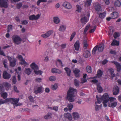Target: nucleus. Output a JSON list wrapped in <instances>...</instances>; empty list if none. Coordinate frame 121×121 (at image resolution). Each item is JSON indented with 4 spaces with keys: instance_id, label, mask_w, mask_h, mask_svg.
I'll return each instance as SVG.
<instances>
[{
    "instance_id": "obj_62",
    "label": "nucleus",
    "mask_w": 121,
    "mask_h": 121,
    "mask_svg": "<svg viewBox=\"0 0 121 121\" xmlns=\"http://www.w3.org/2000/svg\"><path fill=\"white\" fill-rule=\"evenodd\" d=\"M116 99V98H114L113 97H109V101L110 102H113V101Z\"/></svg>"
},
{
    "instance_id": "obj_60",
    "label": "nucleus",
    "mask_w": 121,
    "mask_h": 121,
    "mask_svg": "<svg viewBox=\"0 0 121 121\" xmlns=\"http://www.w3.org/2000/svg\"><path fill=\"white\" fill-rule=\"evenodd\" d=\"M7 61L6 60H4L3 61V64L4 67L5 68H7Z\"/></svg>"
},
{
    "instance_id": "obj_33",
    "label": "nucleus",
    "mask_w": 121,
    "mask_h": 121,
    "mask_svg": "<svg viewBox=\"0 0 121 121\" xmlns=\"http://www.w3.org/2000/svg\"><path fill=\"white\" fill-rule=\"evenodd\" d=\"M53 19L54 22L56 24H58L60 22V20L57 17H54Z\"/></svg>"
},
{
    "instance_id": "obj_5",
    "label": "nucleus",
    "mask_w": 121,
    "mask_h": 121,
    "mask_svg": "<svg viewBox=\"0 0 121 121\" xmlns=\"http://www.w3.org/2000/svg\"><path fill=\"white\" fill-rule=\"evenodd\" d=\"M6 57L9 61L10 66L12 67L15 66L16 65L17 59L14 57L12 58L9 56H7Z\"/></svg>"
},
{
    "instance_id": "obj_7",
    "label": "nucleus",
    "mask_w": 121,
    "mask_h": 121,
    "mask_svg": "<svg viewBox=\"0 0 121 121\" xmlns=\"http://www.w3.org/2000/svg\"><path fill=\"white\" fill-rule=\"evenodd\" d=\"M19 99H14L13 98H8L6 99V101L7 103L10 102L13 104H16L18 102Z\"/></svg>"
},
{
    "instance_id": "obj_16",
    "label": "nucleus",
    "mask_w": 121,
    "mask_h": 121,
    "mask_svg": "<svg viewBox=\"0 0 121 121\" xmlns=\"http://www.w3.org/2000/svg\"><path fill=\"white\" fill-rule=\"evenodd\" d=\"M3 77L4 79H9L11 77L10 75L8 73L5 71H4L3 73Z\"/></svg>"
},
{
    "instance_id": "obj_20",
    "label": "nucleus",
    "mask_w": 121,
    "mask_h": 121,
    "mask_svg": "<svg viewBox=\"0 0 121 121\" xmlns=\"http://www.w3.org/2000/svg\"><path fill=\"white\" fill-rule=\"evenodd\" d=\"M72 115L73 118L75 120L79 118V115L78 113L77 112H74L73 113Z\"/></svg>"
},
{
    "instance_id": "obj_54",
    "label": "nucleus",
    "mask_w": 121,
    "mask_h": 121,
    "mask_svg": "<svg viewBox=\"0 0 121 121\" xmlns=\"http://www.w3.org/2000/svg\"><path fill=\"white\" fill-rule=\"evenodd\" d=\"M12 81L14 84L16 83L17 81L16 78L15 76H13L12 78Z\"/></svg>"
},
{
    "instance_id": "obj_47",
    "label": "nucleus",
    "mask_w": 121,
    "mask_h": 121,
    "mask_svg": "<svg viewBox=\"0 0 121 121\" xmlns=\"http://www.w3.org/2000/svg\"><path fill=\"white\" fill-rule=\"evenodd\" d=\"M3 84H0V92L2 93L4 91V89Z\"/></svg>"
},
{
    "instance_id": "obj_13",
    "label": "nucleus",
    "mask_w": 121,
    "mask_h": 121,
    "mask_svg": "<svg viewBox=\"0 0 121 121\" xmlns=\"http://www.w3.org/2000/svg\"><path fill=\"white\" fill-rule=\"evenodd\" d=\"M103 95L100 98H99L98 96L97 95H96V98L97 99V102H95V103L96 104V103L99 104H100L101 103L102 101L103 100L104 101V98H106L105 96H104L103 97Z\"/></svg>"
},
{
    "instance_id": "obj_55",
    "label": "nucleus",
    "mask_w": 121,
    "mask_h": 121,
    "mask_svg": "<svg viewBox=\"0 0 121 121\" xmlns=\"http://www.w3.org/2000/svg\"><path fill=\"white\" fill-rule=\"evenodd\" d=\"M101 105H96L95 106V109L96 111H98L100 107H101Z\"/></svg>"
},
{
    "instance_id": "obj_35",
    "label": "nucleus",
    "mask_w": 121,
    "mask_h": 121,
    "mask_svg": "<svg viewBox=\"0 0 121 121\" xmlns=\"http://www.w3.org/2000/svg\"><path fill=\"white\" fill-rule=\"evenodd\" d=\"M117 104V102L116 101H115L113 102L112 103H111V104H109L108 105V106L109 107L114 108L116 106Z\"/></svg>"
},
{
    "instance_id": "obj_36",
    "label": "nucleus",
    "mask_w": 121,
    "mask_h": 121,
    "mask_svg": "<svg viewBox=\"0 0 121 121\" xmlns=\"http://www.w3.org/2000/svg\"><path fill=\"white\" fill-rule=\"evenodd\" d=\"M52 114L51 113H48L47 115L44 116V118L45 119H48L50 118H51Z\"/></svg>"
},
{
    "instance_id": "obj_18",
    "label": "nucleus",
    "mask_w": 121,
    "mask_h": 121,
    "mask_svg": "<svg viewBox=\"0 0 121 121\" xmlns=\"http://www.w3.org/2000/svg\"><path fill=\"white\" fill-rule=\"evenodd\" d=\"M64 117L69 121H71L72 119V117L71 114L68 113H65L64 114Z\"/></svg>"
},
{
    "instance_id": "obj_50",
    "label": "nucleus",
    "mask_w": 121,
    "mask_h": 121,
    "mask_svg": "<svg viewBox=\"0 0 121 121\" xmlns=\"http://www.w3.org/2000/svg\"><path fill=\"white\" fill-rule=\"evenodd\" d=\"M119 33L117 32H115L113 35V36L115 39H116L117 37H119Z\"/></svg>"
},
{
    "instance_id": "obj_40",
    "label": "nucleus",
    "mask_w": 121,
    "mask_h": 121,
    "mask_svg": "<svg viewBox=\"0 0 121 121\" xmlns=\"http://www.w3.org/2000/svg\"><path fill=\"white\" fill-rule=\"evenodd\" d=\"M79 81L78 80L76 79H75L74 80V83L75 86H76L78 87L79 86Z\"/></svg>"
},
{
    "instance_id": "obj_63",
    "label": "nucleus",
    "mask_w": 121,
    "mask_h": 121,
    "mask_svg": "<svg viewBox=\"0 0 121 121\" xmlns=\"http://www.w3.org/2000/svg\"><path fill=\"white\" fill-rule=\"evenodd\" d=\"M73 72L75 73H78L80 72V71L78 69H76L73 70Z\"/></svg>"
},
{
    "instance_id": "obj_8",
    "label": "nucleus",
    "mask_w": 121,
    "mask_h": 121,
    "mask_svg": "<svg viewBox=\"0 0 121 121\" xmlns=\"http://www.w3.org/2000/svg\"><path fill=\"white\" fill-rule=\"evenodd\" d=\"M104 96H105L106 98H104V101H103V103L104 104V106L105 107H106L107 105L106 104L109 101V95L108 94L106 93L103 95V97H104Z\"/></svg>"
},
{
    "instance_id": "obj_14",
    "label": "nucleus",
    "mask_w": 121,
    "mask_h": 121,
    "mask_svg": "<svg viewBox=\"0 0 121 121\" xmlns=\"http://www.w3.org/2000/svg\"><path fill=\"white\" fill-rule=\"evenodd\" d=\"M119 87L117 86H115L113 88V94L114 95H116L118 94L119 92Z\"/></svg>"
},
{
    "instance_id": "obj_3",
    "label": "nucleus",
    "mask_w": 121,
    "mask_h": 121,
    "mask_svg": "<svg viewBox=\"0 0 121 121\" xmlns=\"http://www.w3.org/2000/svg\"><path fill=\"white\" fill-rule=\"evenodd\" d=\"M43 90V88L42 86L40 85L35 86L34 89V93L36 94L38 93H42Z\"/></svg>"
},
{
    "instance_id": "obj_27",
    "label": "nucleus",
    "mask_w": 121,
    "mask_h": 121,
    "mask_svg": "<svg viewBox=\"0 0 121 121\" xmlns=\"http://www.w3.org/2000/svg\"><path fill=\"white\" fill-rule=\"evenodd\" d=\"M64 69L66 71L67 76L69 77L70 76L71 73V71L70 69L67 67H66L64 68Z\"/></svg>"
},
{
    "instance_id": "obj_17",
    "label": "nucleus",
    "mask_w": 121,
    "mask_h": 121,
    "mask_svg": "<svg viewBox=\"0 0 121 121\" xmlns=\"http://www.w3.org/2000/svg\"><path fill=\"white\" fill-rule=\"evenodd\" d=\"M30 66L31 68L34 70V71L36 70H38L39 69L38 65L35 63H33L31 64Z\"/></svg>"
},
{
    "instance_id": "obj_42",
    "label": "nucleus",
    "mask_w": 121,
    "mask_h": 121,
    "mask_svg": "<svg viewBox=\"0 0 121 121\" xmlns=\"http://www.w3.org/2000/svg\"><path fill=\"white\" fill-rule=\"evenodd\" d=\"M106 12H104L100 13L99 15V17L101 18H104L106 15Z\"/></svg>"
},
{
    "instance_id": "obj_32",
    "label": "nucleus",
    "mask_w": 121,
    "mask_h": 121,
    "mask_svg": "<svg viewBox=\"0 0 121 121\" xmlns=\"http://www.w3.org/2000/svg\"><path fill=\"white\" fill-rule=\"evenodd\" d=\"M103 72L100 69H99L97 72V76L99 78H100L102 75Z\"/></svg>"
},
{
    "instance_id": "obj_1",
    "label": "nucleus",
    "mask_w": 121,
    "mask_h": 121,
    "mask_svg": "<svg viewBox=\"0 0 121 121\" xmlns=\"http://www.w3.org/2000/svg\"><path fill=\"white\" fill-rule=\"evenodd\" d=\"M67 94L68 100L70 102L74 101V99L73 97L75 96L77 94L76 90L70 88L68 90Z\"/></svg>"
},
{
    "instance_id": "obj_43",
    "label": "nucleus",
    "mask_w": 121,
    "mask_h": 121,
    "mask_svg": "<svg viewBox=\"0 0 121 121\" xmlns=\"http://www.w3.org/2000/svg\"><path fill=\"white\" fill-rule=\"evenodd\" d=\"M83 47L84 49H86L88 46V44L87 43V41L85 40L83 43Z\"/></svg>"
},
{
    "instance_id": "obj_29",
    "label": "nucleus",
    "mask_w": 121,
    "mask_h": 121,
    "mask_svg": "<svg viewBox=\"0 0 121 121\" xmlns=\"http://www.w3.org/2000/svg\"><path fill=\"white\" fill-rule=\"evenodd\" d=\"M92 0H87L85 4L86 7H88L90 6Z\"/></svg>"
},
{
    "instance_id": "obj_49",
    "label": "nucleus",
    "mask_w": 121,
    "mask_h": 121,
    "mask_svg": "<svg viewBox=\"0 0 121 121\" xmlns=\"http://www.w3.org/2000/svg\"><path fill=\"white\" fill-rule=\"evenodd\" d=\"M47 1V0H38L37 2V4L39 6V4L41 2H43Z\"/></svg>"
},
{
    "instance_id": "obj_39",
    "label": "nucleus",
    "mask_w": 121,
    "mask_h": 121,
    "mask_svg": "<svg viewBox=\"0 0 121 121\" xmlns=\"http://www.w3.org/2000/svg\"><path fill=\"white\" fill-rule=\"evenodd\" d=\"M20 63L24 66H26L28 65L27 63L25 61V60L23 59L20 62Z\"/></svg>"
},
{
    "instance_id": "obj_19",
    "label": "nucleus",
    "mask_w": 121,
    "mask_h": 121,
    "mask_svg": "<svg viewBox=\"0 0 121 121\" xmlns=\"http://www.w3.org/2000/svg\"><path fill=\"white\" fill-rule=\"evenodd\" d=\"M3 85L4 86L5 89L7 90H8L10 88L11 85L7 82H4L3 83Z\"/></svg>"
},
{
    "instance_id": "obj_58",
    "label": "nucleus",
    "mask_w": 121,
    "mask_h": 121,
    "mask_svg": "<svg viewBox=\"0 0 121 121\" xmlns=\"http://www.w3.org/2000/svg\"><path fill=\"white\" fill-rule=\"evenodd\" d=\"M22 4L21 3L17 4L16 7L17 9H19L22 7Z\"/></svg>"
},
{
    "instance_id": "obj_41",
    "label": "nucleus",
    "mask_w": 121,
    "mask_h": 121,
    "mask_svg": "<svg viewBox=\"0 0 121 121\" xmlns=\"http://www.w3.org/2000/svg\"><path fill=\"white\" fill-rule=\"evenodd\" d=\"M97 89L98 92L99 93H101L103 91V89L102 87L99 85H98L97 86Z\"/></svg>"
},
{
    "instance_id": "obj_45",
    "label": "nucleus",
    "mask_w": 121,
    "mask_h": 121,
    "mask_svg": "<svg viewBox=\"0 0 121 121\" xmlns=\"http://www.w3.org/2000/svg\"><path fill=\"white\" fill-rule=\"evenodd\" d=\"M90 26V24L87 25L86 26L85 29H84V31L83 32V34L84 35H85L86 34V32L88 30Z\"/></svg>"
},
{
    "instance_id": "obj_59",
    "label": "nucleus",
    "mask_w": 121,
    "mask_h": 121,
    "mask_svg": "<svg viewBox=\"0 0 121 121\" xmlns=\"http://www.w3.org/2000/svg\"><path fill=\"white\" fill-rule=\"evenodd\" d=\"M7 103L6 101V99L5 100H3L2 99H0V105Z\"/></svg>"
},
{
    "instance_id": "obj_64",
    "label": "nucleus",
    "mask_w": 121,
    "mask_h": 121,
    "mask_svg": "<svg viewBox=\"0 0 121 121\" xmlns=\"http://www.w3.org/2000/svg\"><path fill=\"white\" fill-rule=\"evenodd\" d=\"M22 24L23 25H25L26 24L28 23L27 21L26 20H24L21 22Z\"/></svg>"
},
{
    "instance_id": "obj_10",
    "label": "nucleus",
    "mask_w": 121,
    "mask_h": 121,
    "mask_svg": "<svg viewBox=\"0 0 121 121\" xmlns=\"http://www.w3.org/2000/svg\"><path fill=\"white\" fill-rule=\"evenodd\" d=\"M53 33V32L52 30H50L47 32L46 33L41 35V36L43 38H46L52 35Z\"/></svg>"
},
{
    "instance_id": "obj_15",
    "label": "nucleus",
    "mask_w": 121,
    "mask_h": 121,
    "mask_svg": "<svg viewBox=\"0 0 121 121\" xmlns=\"http://www.w3.org/2000/svg\"><path fill=\"white\" fill-rule=\"evenodd\" d=\"M63 6L65 8L70 9L72 7L71 4L67 2H64L63 4Z\"/></svg>"
},
{
    "instance_id": "obj_53",
    "label": "nucleus",
    "mask_w": 121,
    "mask_h": 121,
    "mask_svg": "<svg viewBox=\"0 0 121 121\" xmlns=\"http://www.w3.org/2000/svg\"><path fill=\"white\" fill-rule=\"evenodd\" d=\"M28 98L30 101V102H34L35 100L34 98L31 96L30 95L28 97Z\"/></svg>"
},
{
    "instance_id": "obj_52",
    "label": "nucleus",
    "mask_w": 121,
    "mask_h": 121,
    "mask_svg": "<svg viewBox=\"0 0 121 121\" xmlns=\"http://www.w3.org/2000/svg\"><path fill=\"white\" fill-rule=\"evenodd\" d=\"M56 78L54 76H52L49 78V80L51 81H55L56 80Z\"/></svg>"
},
{
    "instance_id": "obj_25",
    "label": "nucleus",
    "mask_w": 121,
    "mask_h": 121,
    "mask_svg": "<svg viewBox=\"0 0 121 121\" xmlns=\"http://www.w3.org/2000/svg\"><path fill=\"white\" fill-rule=\"evenodd\" d=\"M32 72L31 69L29 68H25V69L24 72L25 73L28 75H30Z\"/></svg>"
},
{
    "instance_id": "obj_22",
    "label": "nucleus",
    "mask_w": 121,
    "mask_h": 121,
    "mask_svg": "<svg viewBox=\"0 0 121 121\" xmlns=\"http://www.w3.org/2000/svg\"><path fill=\"white\" fill-rule=\"evenodd\" d=\"M91 56L90 52L88 50L85 51L84 52L83 56L85 58H87Z\"/></svg>"
},
{
    "instance_id": "obj_51",
    "label": "nucleus",
    "mask_w": 121,
    "mask_h": 121,
    "mask_svg": "<svg viewBox=\"0 0 121 121\" xmlns=\"http://www.w3.org/2000/svg\"><path fill=\"white\" fill-rule=\"evenodd\" d=\"M76 34V33L75 32H74L72 34L70 39V41H71L72 40L74 37L75 36Z\"/></svg>"
},
{
    "instance_id": "obj_24",
    "label": "nucleus",
    "mask_w": 121,
    "mask_h": 121,
    "mask_svg": "<svg viewBox=\"0 0 121 121\" xmlns=\"http://www.w3.org/2000/svg\"><path fill=\"white\" fill-rule=\"evenodd\" d=\"M66 26L65 25H62L60 26L58 30L59 31L61 32H64L65 30Z\"/></svg>"
},
{
    "instance_id": "obj_11",
    "label": "nucleus",
    "mask_w": 121,
    "mask_h": 121,
    "mask_svg": "<svg viewBox=\"0 0 121 121\" xmlns=\"http://www.w3.org/2000/svg\"><path fill=\"white\" fill-rule=\"evenodd\" d=\"M111 62L115 64L117 67V71L119 72L121 69V65L118 62L114 61H112Z\"/></svg>"
},
{
    "instance_id": "obj_6",
    "label": "nucleus",
    "mask_w": 121,
    "mask_h": 121,
    "mask_svg": "<svg viewBox=\"0 0 121 121\" xmlns=\"http://www.w3.org/2000/svg\"><path fill=\"white\" fill-rule=\"evenodd\" d=\"M9 5V1L8 0H0V7L7 8Z\"/></svg>"
},
{
    "instance_id": "obj_38",
    "label": "nucleus",
    "mask_w": 121,
    "mask_h": 121,
    "mask_svg": "<svg viewBox=\"0 0 121 121\" xmlns=\"http://www.w3.org/2000/svg\"><path fill=\"white\" fill-rule=\"evenodd\" d=\"M1 96L4 99H5L7 97L8 95L7 93L4 92L2 93L1 94Z\"/></svg>"
},
{
    "instance_id": "obj_34",
    "label": "nucleus",
    "mask_w": 121,
    "mask_h": 121,
    "mask_svg": "<svg viewBox=\"0 0 121 121\" xmlns=\"http://www.w3.org/2000/svg\"><path fill=\"white\" fill-rule=\"evenodd\" d=\"M81 22L84 24L86 23L87 22V20L86 17L82 18H81Z\"/></svg>"
},
{
    "instance_id": "obj_56",
    "label": "nucleus",
    "mask_w": 121,
    "mask_h": 121,
    "mask_svg": "<svg viewBox=\"0 0 121 121\" xmlns=\"http://www.w3.org/2000/svg\"><path fill=\"white\" fill-rule=\"evenodd\" d=\"M15 71L17 73L18 75L17 76V79L18 81H20L21 80V77L20 76L19 74V72H18L17 70V69H16L15 70Z\"/></svg>"
},
{
    "instance_id": "obj_4",
    "label": "nucleus",
    "mask_w": 121,
    "mask_h": 121,
    "mask_svg": "<svg viewBox=\"0 0 121 121\" xmlns=\"http://www.w3.org/2000/svg\"><path fill=\"white\" fill-rule=\"evenodd\" d=\"M13 43L17 45L19 44L22 41V39L18 35H13L12 37Z\"/></svg>"
},
{
    "instance_id": "obj_21",
    "label": "nucleus",
    "mask_w": 121,
    "mask_h": 121,
    "mask_svg": "<svg viewBox=\"0 0 121 121\" xmlns=\"http://www.w3.org/2000/svg\"><path fill=\"white\" fill-rule=\"evenodd\" d=\"M74 46L76 50L78 51L79 50L80 47V43L79 41L77 40L76 42L74 44Z\"/></svg>"
},
{
    "instance_id": "obj_57",
    "label": "nucleus",
    "mask_w": 121,
    "mask_h": 121,
    "mask_svg": "<svg viewBox=\"0 0 121 121\" xmlns=\"http://www.w3.org/2000/svg\"><path fill=\"white\" fill-rule=\"evenodd\" d=\"M114 30H111L109 31L108 33V36L109 37H110L113 34Z\"/></svg>"
},
{
    "instance_id": "obj_28",
    "label": "nucleus",
    "mask_w": 121,
    "mask_h": 121,
    "mask_svg": "<svg viewBox=\"0 0 121 121\" xmlns=\"http://www.w3.org/2000/svg\"><path fill=\"white\" fill-rule=\"evenodd\" d=\"M52 71L53 73H57L59 74L61 73L62 72L60 70L56 69H52Z\"/></svg>"
},
{
    "instance_id": "obj_12",
    "label": "nucleus",
    "mask_w": 121,
    "mask_h": 121,
    "mask_svg": "<svg viewBox=\"0 0 121 121\" xmlns=\"http://www.w3.org/2000/svg\"><path fill=\"white\" fill-rule=\"evenodd\" d=\"M40 17V16L39 14H38L35 16V15H30L29 17V19L30 20H37Z\"/></svg>"
},
{
    "instance_id": "obj_31",
    "label": "nucleus",
    "mask_w": 121,
    "mask_h": 121,
    "mask_svg": "<svg viewBox=\"0 0 121 121\" xmlns=\"http://www.w3.org/2000/svg\"><path fill=\"white\" fill-rule=\"evenodd\" d=\"M58 86V83H55L53 85H52V89L53 90H55L57 88Z\"/></svg>"
},
{
    "instance_id": "obj_46",
    "label": "nucleus",
    "mask_w": 121,
    "mask_h": 121,
    "mask_svg": "<svg viewBox=\"0 0 121 121\" xmlns=\"http://www.w3.org/2000/svg\"><path fill=\"white\" fill-rule=\"evenodd\" d=\"M73 105L71 104H70L68 105L67 107L69 109V110L70 112L73 107Z\"/></svg>"
},
{
    "instance_id": "obj_23",
    "label": "nucleus",
    "mask_w": 121,
    "mask_h": 121,
    "mask_svg": "<svg viewBox=\"0 0 121 121\" xmlns=\"http://www.w3.org/2000/svg\"><path fill=\"white\" fill-rule=\"evenodd\" d=\"M111 15L112 18L113 19H115L118 17V13L116 12H114Z\"/></svg>"
},
{
    "instance_id": "obj_44",
    "label": "nucleus",
    "mask_w": 121,
    "mask_h": 121,
    "mask_svg": "<svg viewBox=\"0 0 121 121\" xmlns=\"http://www.w3.org/2000/svg\"><path fill=\"white\" fill-rule=\"evenodd\" d=\"M87 71L89 73H91L92 72V69L91 66H88L86 67Z\"/></svg>"
},
{
    "instance_id": "obj_61",
    "label": "nucleus",
    "mask_w": 121,
    "mask_h": 121,
    "mask_svg": "<svg viewBox=\"0 0 121 121\" xmlns=\"http://www.w3.org/2000/svg\"><path fill=\"white\" fill-rule=\"evenodd\" d=\"M17 57L21 61L23 59L22 56L21 55H18L17 56Z\"/></svg>"
},
{
    "instance_id": "obj_37",
    "label": "nucleus",
    "mask_w": 121,
    "mask_h": 121,
    "mask_svg": "<svg viewBox=\"0 0 121 121\" xmlns=\"http://www.w3.org/2000/svg\"><path fill=\"white\" fill-rule=\"evenodd\" d=\"M114 5L116 7H120L121 5V2L119 0H117L114 2Z\"/></svg>"
},
{
    "instance_id": "obj_26",
    "label": "nucleus",
    "mask_w": 121,
    "mask_h": 121,
    "mask_svg": "<svg viewBox=\"0 0 121 121\" xmlns=\"http://www.w3.org/2000/svg\"><path fill=\"white\" fill-rule=\"evenodd\" d=\"M119 41L114 39L111 44L112 46H118L119 45Z\"/></svg>"
},
{
    "instance_id": "obj_48",
    "label": "nucleus",
    "mask_w": 121,
    "mask_h": 121,
    "mask_svg": "<svg viewBox=\"0 0 121 121\" xmlns=\"http://www.w3.org/2000/svg\"><path fill=\"white\" fill-rule=\"evenodd\" d=\"M37 70H36L34 71L35 73L37 75L39 74L40 75H41L43 73V72L40 70L37 71Z\"/></svg>"
},
{
    "instance_id": "obj_2",
    "label": "nucleus",
    "mask_w": 121,
    "mask_h": 121,
    "mask_svg": "<svg viewBox=\"0 0 121 121\" xmlns=\"http://www.w3.org/2000/svg\"><path fill=\"white\" fill-rule=\"evenodd\" d=\"M104 47L103 44H100L99 45H96L93 48L92 51V53L94 55L98 54L99 52H101L103 51Z\"/></svg>"
},
{
    "instance_id": "obj_9",
    "label": "nucleus",
    "mask_w": 121,
    "mask_h": 121,
    "mask_svg": "<svg viewBox=\"0 0 121 121\" xmlns=\"http://www.w3.org/2000/svg\"><path fill=\"white\" fill-rule=\"evenodd\" d=\"M93 6L95 10L98 12L101 11V6L99 3L98 2L95 3L93 4Z\"/></svg>"
},
{
    "instance_id": "obj_30",
    "label": "nucleus",
    "mask_w": 121,
    "mask_h": 121,
    "mask_svg": "<svg viewBox=\"0 0 121 121\" xmlns=\"http://www.w3.org/2000/svg\"><path fill=\"white\" fill-rule=\"evenodd\" d=\"M109 72L110 73L111 75V78L112 79L113 77L115 76V74L114 73L113 70L112 69H110L108 70Z\"/></svg>"
}]
</instances>
